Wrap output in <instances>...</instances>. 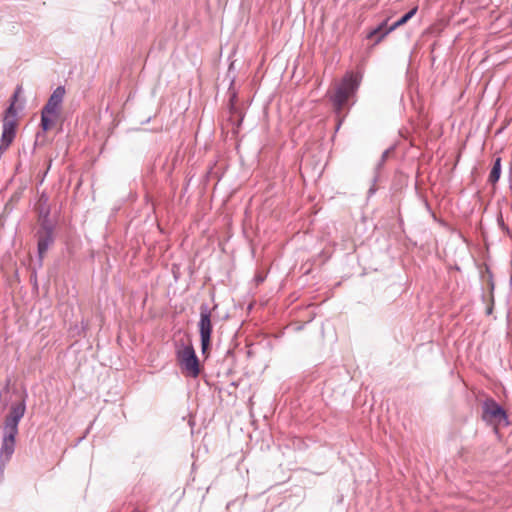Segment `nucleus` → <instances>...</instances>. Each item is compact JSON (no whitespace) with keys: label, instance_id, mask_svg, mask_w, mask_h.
<instances>
[{"label":"nucleus","instance_id":"9b49d317","mask_svg":"<svg viewBox=\"0 0 512 512\" xmlns=\"http://www.w3.org/2000/svg\"><path fill=\"white\" fill-rule=\"evenodd\" d=\"M500 174H501V158L498 157L495 159L494 165H493V167L490 171L489 177H488V181L491 184L497 183V181L500 178Z\"/></svg>","mask_w":512,"mask_h":512},{"label":"nucleus","instance_id":"20e7f679","mask_svg":"<svg viewBox=\"0 0 512 512\" xmlns=\"http://www.w3.org/2000/svg\"><path fill=\"white\" fill-rule=\"evenodd\" d=\"M212 310L207 304L200 306V320L198 322V329L201 338V349L206 353L211 344L212 334Z\"/></svg>","mask_w":512,"mask_h":512},{"label":"nucleus","instance_id":"6e6552de","mask_svg":"<svg viewBox=\"0 0 512 512\" xmlns=\"http://www.w3.org/2000/svg\"><path fill=\"white\" fill-rule=\"evenodd\" d=\"M15 437L16 436L12 435H4L0 450V463L2 465H5V463H7L10 460L14 452Z\"/></svg>","mask_w":512,"mask_h":512},{"label":"nucleus","instance_id":"1a4fd4ad","mask_svg":"<svg viewBox=\"0 0 512 512\" xmlns=\"http://www.w3.org/2000/svg\"><path fill=\"white\" fill-rule=\"evenodd\" d=\"M51 235L46 232L44 235L40 236L38 239V252L40 258H43L44 254L48 250L50 244L52 243Z\"/></svg>","mask_w":512,"mask_h":512},{"label":"nucleus","instance_id":"0eeeda50","mask_svg":"<svg viewBox=\"0 0 512 512\" xmlns=\"http://www.w3.org/2000/svg\"><path fill=\"white\" fill-rule=\"evenodd\" d=\"M417 12V7L411 9L408 13H406L403 17H401L398 21H396L389 29L384 31L385 23L381 24L376 29L372 30L368 34L369 39L376 38V43H379L389 32L393 31L399 26L404 25L409 19H411L415 13Z\"/></svg>","mask_w":512,"mask_h":512},{"label":"nucleus","instance_id":"39448f33","mask_svg":"<svg viewBox=\"0 0 512 512\" xmlns=\"http://www.w3.org/2000/svg\"><path fill=\"white\" fill-rule=\"evenodd\" d=\"M18 122L16 119V112L14 105L11 104L6 111V115L3 119V131L0 140V152L5 151L13 142L16 135V128Z\"/></svg>","mask_w":512,"mask_h":512},{"label":"nucleus","instance_id":"f257e3e1","mask_svg":"<svg viewBox=\"0 0 512 512\" xmlns=\"http://www.w3.org/2000/svg\"><path fill=\"white\" fill-rule=\"evenodd\" d=\"M65 93V88L58 86L43 107L41 111V128L43 131L52 130L60 120Z\"/></svg>","mask_w":512,"mask_h":512},{"label":"nucleus","instance_id":"423d86ee","mask_svg":"<svg viewBox=\"0 0 512 512\" xmlns=\"http://www.w3.org/2000/svg\"><path fill=\"white\" fill-rule=\"evenodd\" d=\"M178 363L184 374L197 377L200 373L199 361L192 346H185L177 353Z\"/></svg>","mask_w":512,"mask_h":512},{"label":"nucleus","instance_id":"f03ea898","mask_svg":"<svg viewBox=\"0 0 512 512\" xmlns=\"http://www.w3.org/2000/svg\"><path fill=\"white\" fill-rule=\"evenodd\" d=\"M359 85L357 77L353 73H347L337 84L335 92L331 95V101L337 111H340L348 99L354 95Z\"/></svg>","mask_w":512,"mask_h":512},{"label":"nucleus","instance_id":"9d476101","mask_svg":"<svg viewBox=\"0 0 512 512\" xmlns=\"http://www.w3.org/2000/svg\"><path fill=\"white\" fill-rule=\"evenodd\" d=\"M19 421L7 416L5 419L4 435L16 436L18 433Z\"/></svg>","mask_w":512,"mask_h":512},{"label":"nucleus","instance_id":"f8f14e48","mask_svg":"<svg viewBox=\"0 0 512 512\" xmlns=\"http://www.w3.org/2000/svg\"><path fill=\"white\" fill-rule=\"evenodd\" d=\"M25 413V404L19 403L16 405H13L10 409V412L7 416L20 421V419L24 416Z\"/></svg>","mask_w":512,"mask_h":512},{"label":"nucleus","instance_id":"ddd939ff","mask_svg":"<svg viewBox=\"0 0 512 512\" xmlns=\"http://www.w3.org/2000/svg\"><path fill=\"white\" fill-rule=\"evenodd\" d=\"M134 512H139V511H134Z\"/></svg>","mask_w":512,"mask_h":512},{"label":"nucleus","instance_id":"7ed1b4c3","mask_svg":"<svg viewBox=\"0 0 512 512\" xmlns=\"http://www.w3.org/2000/svg\"><path fill=\"white\" fill-rule=\"evenodd\" d=\"M482 419L498 432L500 426L508 425L505 410L492 398L486 399L482 405Z\"/></svg>","mask_w":512,"mask_h":512}]
</instances>
